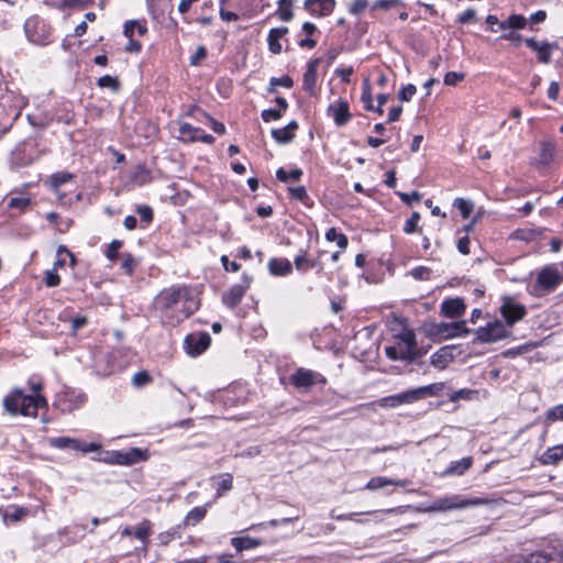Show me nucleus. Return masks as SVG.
Here are the masks:
<instances>
[{
  "instance_id": "f257e3e1",
  "label": "nucleus",
  "mask_w": 563,
  "mask_h": 563,
  "mask_svg": "<svg viewBox=\"0 0 563 563\" xmlns=\"http://www.w3.org/2000/svg\"><path fill=\"white\" fill-rule=\"evenodd\" d=\"M189 297L190 291L185 286L163 289L154 301L162 321L169 325H176L188 318L198 308V303L190 300Z\"/></svg>"
},
{
  "instance_id": "f03ea898",
  "label": "nucleus",
  "mask_w": 563,
  "mask_h": 563,
  "mask_svg": "<svg viewBox=\"0 0 563 563\" xmlns=\"http://www.w3.org/2000/svg\"><path fill=\"white\" fill-rule=\"evenodd\" d=\"M42 389L41 383L31 384L33 396L25 395L20 388L12 389L3 399L4 410L11 416L36 417L37 409L47 406L45 397L38 394Z\"/></svg>"
},
{
  "instance_id": "7ed1b4c3",
  "label": "nucleus",
  "mask_w": 563,
  "mask_h": 563,
  "mask_svg": "<svg viewBox=\"0 0 563 563\" xmlns=\"http://www.w3.org/2000/svg\"><path fill=\"white\" fill-rule=\"evenodd\" d=\"M488 499L472 497L467 498L463 495L454 494L440 497L433 500L430 505L418 507L419 512H445L451 510H460L467 507H476L487 505Z\"/></svg>"
},
{
  "instance_id": "20e7f679",
  "label": "nucleus",
  "mask_w": 563,
  "mask_h": 563,
  "mask_svg": "<svg viewBox=\"0 0 563 563\" xmlns=\"http://www.w3.org/2000/svg\"><path fill=\"white\" fill-rule=\"evenodd\" d=\"M397 344L387 346L385 353L389 360H402L412 362L422 356V352L417 347L416 334L411 330H404L397 335Z\"/></svg>"
},
{
  "instance_id": "39448f33",
  "label": "nucleus",
  "mask_w": 563,
  "mask_h": 563,
  "mask_svg": "<svg viewBox=\"0 0 563 563\" xmlns=\"http://www.w3.org/2000/svg\"><path fill=\"white\" fill-rule=\"evenodd\" d=\"M434 389H440L437 384L418 387L411 390L387 396L378 400V405L383 408H395L404 404H412L428 395H433Z\"/></svg>"
},
{
  "instance_id": "423d86ee",
  "label": "nucleus",
  "mask_w": 563,
  "mask_h": 563,
  "mask_svg": "<svg viewBox=\"0 0 563 563\" xmlns=\"http://www.w3.org/2000/svg\"><path fill=\"white\" fill-rule=\"evenodd\" d=\"M508 331L501 321H494L476 331L475 341L483 343L496 342L506 338Z\"/></svg>"
},
{
  "instance_id": "0eeeda50",
  "label": "nucleus",
  "mask_w": 563,
  "mask_h": 563,
  "mask_svg": "<svg viewBox=\"0 0 563 563\" xmlns=\"http://www.w3.org/2000/svg\"><path fill=\"white\" fill-rule=\"evenodd\" d=\"M499 310L509 327L523 319L527 313L523 305L516 302L509 297L504 298Z\"/></svg>"
},
{
  "instance_id": "6e6552de",
  "label": "nucleus",
  "mask_w": 563,
  "mask_h": 563,
  "mask_svg": "<svg viewBox=\"0 0 563 563\" xmlns=\"http://www.w3.org/2000/svg\"><path fill=\"white\" fill-rule=\"evenodd\" d=\"M211 338L207 332L189 334L185 339V349L189 355H198L205 352L210 345Z\"/></svg>"
},
{
  "instance_id": "1a4fd4ad",
  "label": "nucleus",
  "mask_w": 563,
  "mask_h": 563,
  "mask_svg": "<svg viewBox=\"0 0 563 563\" xmlns=\"http://www.w3.org/2000/svg\"><path fill=\"white\" fill-rule=\"evenodd\" d=\"M526 45L534 51L538 55V60L542 64H550L552 60V53L556 48L555 43L539 42L533 37L525 40Z\"/></svg>"
},
{
  "instance_id": "9d476101",
  "label": "nucleus",
  "mask_w": 563,
  "mask_h": 563,
  "mask_svg": "<svg viewBox=\"0 0 563 563\" xmlns=\"http://www.w3.org/2000/svg\"><path fill=\"white\" fill-rule=\"evenodd\" d=\"M144 460H146V452L137 448H131L125 452H111V462L121 465H132Z\"/></svg>"
},
{
  "instance_id": "9b49d317",
  "label": "nucleus",
  "mask_w": 563,
  "mask_h": 563,
  "mask_svg": "<svg viewBox=\"0 0 563 563\" xmlns=\"http://www.w3.org/2000/svg\"><path fill=\"white\" fill-rule=\"evenodd\" d=\"M437 334L444 339L464 336L470 333L466 321L442 322L437 325Z\"/></svg>"
},
{
  "instance_id": "f8f14e48",
  "label": "nucleus",
  "mask_w": 563,
  "mask_h": 563,
  "mask_svg": "<svg viewBox=\"0 0 563 563\" xmlns=\"http://www.w3.org/2000/svg\"><path fill=\"white\" fill-rule=\"evenodd\" d=\"M328 114L333 118L336 125H345L351 119L350 107L346 100L339 99L328 107Z\"/></svg>"
},
{
  "instance_id": "ddd939ff",
  "label": "nucleus",
  "mask_w": 563,
  "mask_h": 563,
  "mask_svg": "<svg viewBox=\"0 0 563 563\" xmlns=\"http://www.w3.org/2000/svg\"><path fill=\"white\" fill-rule=\"evenodd\" d=\"M250 278L245 275L243 276V282L241 284L233 285L222 298V301L225 306L233 308L240 303L243 296L245 295L247 288L250 287Z\"/></svg>"
},
{
  "instance_id": "4468645a",
  "label": "nucleus",
  "mask_w": 563,
  "mask_h": 563,
  "mask_svg": "<svg viewBox=\"0 0 563 563\" xmlns=\"http://www.w3.org/2000/svg\"><path fill=\"white\" fill-rule=\"evenodd\" d=\"M335 7V0H306L305 9L316 16L329 15Z\"/></svg>"
},
{
  "instance_id": "2eb2a0df",
  "label": "nucleus",
  "mask_w": 563,
  "mask_h": 563,
  "mask_svg": "<svg viewBox=\"0 0 563 563\" xmlns=\"http://www.w3.org/2000/svg\"><path fill=\"white\" fill-rule=\"evenodd\" d=\"M317 376L318 374L312 371L299 368L290 376V382L297 388L308 389L316 384Z\"/></svg>"
},
{
  "instance_id": "dca6fc26",
  "label": "nucleus",
  "mask_w": 563,
  "mask_h": 563,
  "mask_svg": "<svg viewBox=\"0 0 563 563\" xmlns=\"http://www.w3.org/2000/svg\"><path fill=\"white\" fill-rule=\"evenodd\" d=\"M466 306L461 298L444 300L441 305V312L448 318H457L465 312Z\"/></svg>"
},
{
  "instance_id": "f3484780",
  "label": "nucleus",
  "mask_w": 563,
  "mask_h": 563,
  "mask_svg": "<svg viewBox=\"0 0 563 563\" xmlns=\"http://www.w3.org/2000/svg\"><path fill=\"white\" fill-rule=\"evenodd\" d=\"M562 282V277L554 268H544L538 275V283L547 289L555 288Z\"/></svg>"
},
{
  "instance_id": "a211bd4d",
  "label": "nucleus",
  "mask_w": 563,
  "mask_h": 563,
  "mask_svg": "<svg viewBox=\"0 0 563 563\" xmlns=\"http://www.w3.org/2000/svg\"><path fill=\"white\" fill-rule=\"evenodd\" d=\"M453 352L450 346H443L431 355V365L443 369L453 361Z\"/></svg>"
},
{
  "instance_id": "6ab92c4d",
  "label": "nucleus",
  "mask_w": 563,
  "mask_h": 563,
  "mask_svg": "<svg viewBox=\"0 0 563 563\" xmlns=\"http://www.w3.org/2000/svg\"><path fill=\"white\" fill-rule=\"evenodd\" d=\"M298 129V123L296 121H290L286 126L282 129H274L272 131V136L278 143H289L292 141L295 136V131Z\"/></svg>"
},
{
  "instance_id": "aec40b11",
  "label": "nucleus",
  "mask_w": 563,
  "mask_h": 563,
  "mask_svg": "<svg viewBox=\"0 0 563 563\" xmlns=\"http://www.w3.org/2000/svg\"><path fill=\"white\" fill-rule=\"evenodd\" d=\"M407 484H408L407 479H389L387 477L377 476V477L371 478L367 482V484L365 485V488L369 489V490H377V489L386 487L387 485L405 487V486H407Z\"/></svg>"
},
{
  "instance_id": "412c9836",
  "label": "nucleus",
  "mask_w": 563,
  "mask_h": 563,
  "mask_svg": "<svg viewBox=\"0 0 563 563\" xmlns=\"http://www.w3.org/2000/svg\"><path fill=\"white\" fill-rule=\"evenodd\" d=\"M288 33V29L286 26L272 29L268 33V47L269 51L274 54H279L282 52V45L279 40L284 37Z\"/></svg>"
},
{
  "instance_id": "4be33fe9",
  "label": "nucleus",
  "mask_w": 563,
  "mask_h": 563,
  "mask_svg": "<svg viewBox=\"0 0 563 563\" xmlns=\"http://www.w3.org/2000/svg\"><path fill=\"white\" fill-rule=\"evenodd\" d=\"M319 59H312L309 62L306 73L303 74V89L312 92L317 82V68Z\"/></svg>"
},
{
  "instance_id": "5701e85b",
  "label": "nucleus",
  "mask_w": 563,
  "mask_h": 563,
  "mask_svg": "<svg viewBox=\"0 0 563 563\" xmlns=\"http://www.w3.org/2000/svg\"><path fill=\"white\" fill-rule=\"evenodd\" d=\"M563 460V444L549 448L540 457L543 465H554Z\"/></svg>"
},
{
  "instance_id": "b1692460",
  "label": "nucleus",
  "mask_w": 563,
  "mask_h": 563,
  "mask_svg": "<svg viewBox=\"0 0 563 563\" xmlns=\"http://www.w3.org/2000/svg\"><path fill=\"white\" fill-rule=\"evenodd\" d=\"M4 522L8 520L18 522L29 515V509L21 506H11L8 510L0 509Z\"/></svg>"
},
{
  "instance_id": "393cba45",
  "label": "nucleus",
  "mask_w": 563,
  "mask_h": 563,
  "mask_svg": "<svg viewBox=\"0 0 563 563\" xmlns=\"http://www.w3.org/2000/svg\"><path fill=\"white\" fill-rule=\"evenodd\" d=\"M268 268L273 275L284 276L291 272V264L285 258H273L268 263Z\"/></svg>"
},
{
  "instance_id": "a878e982",
  "label": "nucleus",
  "mask_w": 563,
  "mask_h": 563,
  "mask_svg": "<svg viewBox=\"0 0 563 563\" xmlns=\"http://www.w3.org/2000/svg\"><path fill=\"white\" fill-rule=\"evenodd\" d=\"M49 445L56 449H73L78 450V448H81V442L67 437H58V438H52L49 439Z\"/></svg>"
},
{
  "instance_id": "bb28decb",
  "label": "nucleus",
  "mask_w": 563,
  "mask_h": 563,
  "mask_svg": "<svg viewBox=\"0 0 563 563\" xmlns=\"http://www.w3.org/2000/svg\"><path fill=\"white\" fill-rule=\"evenodd\" d=\"M201 130L189 123H181L179 126V139L185 142H195L200 137Z\"/></svg>"
},
{
  "instance_id": "cd10ccee",
  "label": "nucleus",
  "mask_w": 563,
  "mask_h": 563,
  "mask_svg": "<svg viewBox=\"0 0 563 563\" xmlns=\"http://www.w3.org/2000/svg\"><path fill=\"white\" fill-rule=\"evenodd\" d=\"M555 147L550 142L540 143V155L539 163L542 165H549L554 161Z\"/></svg>"
},
{
  "instance_id": "c85d7f7f",
  "label": "nucleus",
  "mask_w": 563,
  "mask_h": 563,
  "mask_svg": "<svg viewBox=\"0 0 563 563\" xmlns=\"http://www.w3.org/2000/svg\"><path fill=\"white\" fill-rule=\"evenodd\" d=\"M472 457H463L460 461L453 462L445 471L448 475H462L472 466Z\"/></svg>"
},
{
  "instance_id": "c756f323",
  "label": "nucleus",
  "mask_w": 563,
  "mask_h": 563,
  "mask_svg": "<svg viewBox=\"0 0 563 563\" xmlns=\"http://www.w3.org/2000/svg\"><path fill=\"white\" fill-rule=\"evenodd\" d=\"M74 175L68 172L55 173L49 177V185L53 189L57 190L62 185L70 181Z\"/></svg>"
},
{
  "instance_id": "7c9ffc66",
  "label": "nucleus",
  "mask_w": 563,
  "mask_h": 563,
  "mask_svg": "<svg viewBox=\"0 0 563 563\" xmlns=\"http://www.w3.org/2000/svg\"><path fill=\"white\" fill-rule=\"evenodd\" d=\"M207 514L206 507H196L191 509L185 517V525H196L200 522Z\"/></svg>"
},
{
  "instance_id": "2f4dec72",
  "label": "nucleus",
  "mask_w": 563,
  "mask_h": 563,
  "mask_svg": "<svg viewBox=\"0 0 563 563\" xmlns=\"http://www.w3.org/2000/svg\"><path fill=\"white\" fill-rule=\"evenodd\" d=\"M325 239L330 242H336L340 249H346L347 246V238L335 230V228H330L325 233Z\"/></svg>"
},
{
  "instance_id": "473e14b6",
  "label": "nucleus",
  "mask_w": 563,
  "mask_h": 563,
  "mask_svg": "<svg viewBox=\"0 0 563 563\" xmlns=\"http://www.w3.org/2000/svg\"><path fill=\"white\" fill-rule=\"evenodd\" d=\"M301 176H302V170L299 168H295L290 173L286 172L284 168H278L276 172L277 179L283 183H288L290 180L296 181Z\"/></svg>"
},
{
  "instance_id": "72a5a7b5",
  "label": "nucleus",
  "mask_w": 563,
  "mask_h": 563,
  "mask_svg": "<svg viewBox=\"0 0 563 563\" xmlns=\"http://www.w3.org/2000/svg\"><path fill=\"white\" fill-rule=\"evenodd\" d=\"M232 544L239 552H241L243 550L255 548L260 545L261 542L251 538H233Z\"/></svg>"
},
{
  "instance_id": "f704fd0d",
  "label": "nucleus",
  "mask_w": 563,
  "mask_h": 563,
  "mask_svg": "<svg viewBox=\"0 0 563 563\" xmlns=\"http://www.w3.org/2000/svg\"><path fill=\"white\" fill-rule=\"evenodd\" d=\"M277 13L282 21H290L294 16V13L291 10V1L290 0H279Z\"/></svg>"
},
{
  "instance_id": "c9c22d12",
  "label": "nucleus",
  "mask_w": 563,
  "mask_h": 563,
  "mask_svg": "<svg viewBox=\"0 0 563 563\" xmlns=\"http://www.w3.org/2000/svg\"><path fill=\"white\" fill-rule=\"evenodd\" d=\"M278 86L291 88L294 86V80L287 75L280 77V78L272 77L271 81H269L268 91L271 93H275L277 91Z\"/></svg>"
},
{
  "instance_id": "e433bc0d",
  "label": "nucleus",
  "mask_w": 563,
  "mask_h": 563,
  "mask_svg": "<svg viewBox=\"0 0 563 563\" xmlns=\"http://www.w3.org/2000/svg\"><path fill=\"white\" fill-rule=\"evenodd\" d=\"M151 534V522L148 520H144L139 525L136 530L134 531L135 538L141 540L144 544L148 542V537Z\"/></svg>"
},
{
  "instance_id": "4c0bfd02",
  "label": "nucleus",
  "mask_w": 563,
  "mask_h": 563,
  "mask_svg": "<svg viewBox=\"0 0 563 563\" xmlns=\"http://www.w3.org/2000/svg\"><path fill=\"white\" fill-rule=\"evenodd\" d=\"M453 206L460 210V212L464 219L470 217V214L473 210V207H474L472 201L466 200L464 198H456L453 202Z\"/></svg>"
},
{
  "instance_id": "58836bf2",
  "label": "nucleus",
  "mask_w": 563,
  "mask_h": 563,
  "mask_svg": "<svg viewBox=\"0 0 563 563\" xmlns=\"http://www.w3.org/2000/svg\"><path fill=\"white\" fill-rule=\"evenodd\" d=\"M232 488V476L230 474H223L220 476L217 488V497H221L224 493Z\"/></svg>"
},
{
  "instance_id": "ea45409f",
  "label": "nucleus",
  "mask_w": 563,
  "mask_h": 563,
  "mask_svg": "<svg viewBox=\"0 0 563 563\" xmlns=\"http://www.w3.org/2000/svg\"><path fill=\"white\" fill-rule=\"evenodd\" d=\"M361 100L364 103V108L366 110H374L371 86L368 80H365L363 84Z\"/></svg>"
},
{
  "instance_id": "a19ab883",
  "label": "nucleus",
  "mask_w": 563,
  "mask_h": 563,
  "mask_svg": "<svg viewBox=\"0 0 563 563\" xmlns=\"http://www.w3.org/2000/svg\"><path fill=\"white\" fill-rule=\"evenodd\" d=\"M545 417L549 422L563 420V404L550 408Z\"/></svg>"
},
{
  "instance_id": "79ce46f5",
  "label": "nucleus",
  "mask_w": 563,
  "mask_h": 563,
  "mask_svg": "<svg viewBox=\"0 0 563 563\" xmlns=\"http://www.w3.org/2000/svg\"><path fill=\"white\" fill-rule=\"evenodd\" d=\"M420 220V213L413 212L411 217L406 221L404 225V232L407 234H411L417 230L418 222Z\"/></svg>"
},
{
  "instance_id": "37998d69",
  "label": "nucleus",
  "mask_w": 563,
  "mask_h": 563,
  "mask_svg": "<svg viewBox=\"0 0 563 563\" xmlns=\"http://www.w3.org/2000/svg\"><path fill=\"white\" fill-rule=\"evenodd\" d=\"M98 86L101 88H112L113 90H118L119 81L117 78L106 75L98 79Z\"/></svg>"
},
{
  "instance_id": "c03bdc74",
  "label": "nucleus",
  "mask_w": 563,
  "mask_h": 563,
  "mask_svg": "<svg viewBox=\"0 0 563 563\" xmlns=\"http://www.w3.org/2000/svg\"><path fill=\"white\" fill-rule=\"evenodd\" d=\"M527 24V20L522 15L512 14L508 19V26L511 29L520 30L523 29Z\"/></svg>"
},
{
  "instance_id": "a18cd8bd",
  "label": "nucleus",
  "mask_w": 563,
  "mask_h": 563,
  "mask_svg": "<svg viewBox=\"0 0 563 563\" xmlns=\"http://www.w3.org/2000/svg\"><path fill=\"white\" fill-rule=\"evenodd\" d=\"M464 78V73L449 71L444 76V84L448 86H455L459 81H462Z\"/></svg>"
},
{
  "instance_id": "49530a36",
  "label": "nucleus",
  "mask_w": 563,
  "mask_h": 563,
  "mask_svg": "<svg viewBox=\"0 0 563 563\" xmlns=\"http://www.w3.org/2000/svg\"><path fill=\"white\" fill-rule=\"evenodd\" d=\"M417 91V88L415 85L412 84H408L407 86H405L399 92H398V98L401 100V101H409L413 95L416 93Z\"/></svg>"
},
{
  "instance_id": "de8ad7c7",
  "label": "nucleus",
  "mask_w": 563,
  "mask_h": 563,
  "mask_svg": "<svg viewBox=\"0 0 563 563\" xmlns=\"http://www.w3.org/2000/svg\"><path fill=\"white\" fill-rule=\"evenodd\" d=\"M135 264V258L131 254H125L121 263V267L126 274L131 275L134 271Z\"/></svg>"
},
{
  "instance_id": "09e8293b",
  "label": "nucleus",
  "mask_w": 563,
  "mask_h": 563,
  "mask_svg": "<svg viewBox=\"0 0 563 563\" xmlns=\"http://www.w3.org/2000/svg\"><path fill=\"white\" fill-rule=\"evenodd\" d=\"M44 279L47 287H55L60 283V277L54 269L47 271Z\"/></svg>"
},
{
  "instance_id": "8fccbe9b",
  "label": "nucleus",
  "mask_w": 563,
  "mask_h": 563,
  "mask_svg": "<svg viewBox=\"0 0 563 563\" xmlns=\"http://www.w3.org/2000/svg\"><path fill=\"white\" fill-rule=\"evenodd\" d=\"M402 4V1L401 0H377L374 4H373V9H384V10H388L393 7H396V5H400Z\"/></svg>"
},
{
  "instance_id": "3c124183",
  "label": "nucleus",
  "mask_w": 563,
  "mask_h": 563,
  "mask_svg": "<svg viewBox=\"0 0 563 563\" xmlns=\"http://www.w3.org/2000/svg\"><path fill=\"white\" fill-rule=\"evenodd\" d=\"M476 21V11L468 9L457 16V22L461 24H468Z\"/></svg>"
},
{
  "instance_id": "603ef678",
  "label": "nucleus",
  "mask_w": 563,
  "mask_h": 563,
  "mask_svg": "<svg viewBox=\"0 0 563 563\" xmlns=\"http://www.w3.org/2000/svg\"><path fill=\"white\" fill-rule=\"evenodd\" d=\"M150 380L151 377L146 372H139L132 378L133 385L136 387H142L150 383Z\"/></svg>"
},
{
  "instance_id": "864d4df0",
  "label": "nucleus",
  "mask_w": 563,
  "mask_h": 563,
  "mask_svg": "<svg viewBox=\"0 0 563 563\" xmlns=\"http://www.w3.org/2000/svg\"><path fill=\"white\" fill-rule=\"evenodd\" d=\"M289 194L291 198L299 201H303L308 197L306 188L303 186L289 188Z\"/></svg>"
},
{
  "instance_id": "5fc2aeb1",
  "label": "nucleus",
  "mask_w": 563,
  "mask_h": 563,
  "mask_svg": "<svg viewBox=\"0 0 563 563\" xmlns=\"http://www.w3.org/2000/svg\"><path fill=\"white\" fill-rule=\"evenodd\" d=\"M367 4L368 2L366 0H355L350 7V12L354 15H358L365 11Z\"/></svg>"
},
{
  "instance_id": "6e6d98bb",
  "label": "nucleus",
  "mask_w": 563,
  "mask_h": 563,
  "mask_svg": "<svg viewBox=\"0 0 563 563\" xmlns=\"http://www.w3.org/2000/svg\"><path fill=\"white\" fill-rule=\"evenodd\" d=\"M262 119L265 122H269L272 120H278L282 118L280 110L276 109H266L262 111Z\"/></svg>"
},
{
  "instance_id": "4d7b16f0",
  "label": "nucleus",
  "mask_w": 563,
  "mask_h": 563,
  "mask_svg": "<svg viewBox=\"0 0 563 563\" xmlns=\"http://www.w3.org/2000/svg\"><path fill=\"white\" fill-rule=\"evenodd\" d=\"M122 246V242L119 240H113L108 249L107 256L110 261H114L118 257V251Z\"/></svg>"
},
{
  "instance_id": "13d9d810",
  "label": "nucleus",
  "mask_w": 563,
  "mask_h": 563,
  "mask_svg": "<svg viewBox=\"0 0 563 563\" xmlns=\"http://www.w3.org/2000/svg\"><path fill=\"white\" fill-rule=\"evenodd\" d=\"M398 196L404 202L408 205H411L412 202H418L421 199V195L418 191H412L410 194L398 192Z\"/></svg>"
},
{
  "instance_id": "bf43d9fd",
  "label": "nucleus",
  "mask_w": 563,
  "mask_h": 563,
  "mask_svg": "<svg viewBox=\"0 0 563 563\" xmlns=\"http://www.w3.org/2000/svg\"><path fill=\"white\" fill-rule=\"evenodd\" d=\"M475 391L471 390V389H460V390H456L454 391L450 399L452 401H457L460 399H471V396L474 394Z\"/></svg>"
},
{
  "instance_id": "052dcab7",
  "label": "nucleus",
  "mask_w": 563,
  "mask_h": 563,
  "mask_svg": "<svg viewBox=\"0 0 563 563\" xmlns=\"http://www.w3.org/2000/svg\"><path fill=\"white\" fill-rule=\"evenodd\" d=\"M137 212L143 221L148 223L153 220V210L150 207H139Z\"/></svg>"
},
{
  "instance_id": "680f3d73",
  "label": "nucleus",
  "mask_w": 563,
  "mask_h": 563,
  "mask_svg": "<svg viewBox=\"0 0 563 563\" xmlns=\"http://www.w3.org/2000/svg\"><path fill=\"white\" fill-rule=\"evenodd\" d=\"M411 275L416 279H428L429 275H430V269H428L427 267H423V266L416 267L411 271Z\"/></svg>"
},
{
  "instance_id": "e2e57ef3",
  "label": "nucleus",
  "mask_w": 563,
  "mask_h": 563,
  "mask_svg": "<svg viewBox=\"0 0 563 563\" xmlns=\"http://www.w3.org/2000/svg\"><path fill=\"white\" fill-rule=\"evenodd\" d=\"M335 71L343 81L350 82V76L353 74L354 70L353 67H340Z\"/></svg>"
},
{
  "instance_id": "0e129e2a",
  "label": "nucleus",
  "mask_w": 563,
  "mask_h": 563,
  "mask_svg": "<svg viewBox=\"0 0 563 563\" xmlns=\"http://www.w3.org/2000/svg\"><path fill=\"white\" fill-rule=\"evenodd\" d=\"M90 0H62L64 7L67 8H85Z\"/></svg>"
},
{
  "instance_id": "69168bd1",
  "label": "nucleus",
  "mask_w": 563,
  "mask_h": 563,
  "mask_svg": "<svg viewBox=\"0 0 563 563\" xmlns=\"http://www.w3.org/2000/svg\"><path fill=\"white\" fill-rule=\"evenodd\" d=\"M207 55L206 48L203 46H199L190 59L191 65H198L201 59H203Z\"/></svg>"
},
{
  "instance_id": "338daca9",
  "label": "nucleus",
  "mask_w": 563,
  "mask_h": 563,
  "mask_svg": "<svg viewBox=\"0 0 563 563\" xmlns=\"http://www.w3.org/2000/svg\"><path fill=\"white\" fill-rule=\"evenodd\" d=\"M468 245H470V239L467 236H462V238L459 239V241H457V250L462 254H464V255L470 254Z\"/></svg>"
},
{
  "instance_id": "774afa93",
  "label": "nucleus",
  "mask_w": 563,
  "mask_h": 563,
  "mask_svg": "<svg viewBox=\"0 0 563 563\" xmlns=\"http://www.w3.org/2000/svg\"><path fill=\"white\" fill-rule=\"evenodd\" d=\"M221 262L225 271L238 272L241 267L236 262H230L225 255L221 257Z\"/></svg>"
}]
</instances>
